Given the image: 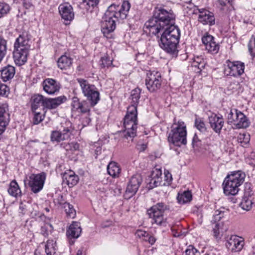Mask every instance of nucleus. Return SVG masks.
Here are the masks:
<instances>
[{
    "label": "nucleus",
    "mask_w": 255,
    "mask_h": 255,
    "mask_svg": "<svg viewBox=\"0 0 255 255\" xmlns=\"http://www.w3.org/2000/svg\"><path fill=\"white\" fill-rule=\"evenodd\" d=\"M175 16L170 10L162 7L155 8L152 17L146 21L143 28L146 32L157 35L160 47L167 53L176 55L180 33L178 27L174 24Z\"/></svg>",
    "instance_id": "1"
},
{
    "label": "nucleus",
    "mask_w": 255,
    "mask_h": 255,
    "mask_svg": "<svg viewBox=\"0 0 255 255\" xmlns=\"http://www.w3.org/2000/svg\"><path fill=\"white\" fill-rule=\"evenodd\" d=\"M140 89L135 88L132 90L130 98L131 105L127 109V113L124 118V126L125 130L118 131L114 134L115 140L119 139V142L123 143L124 146H128V143L132 141L136 135L137 125V105L140 98Z\"/></svg>",
    "instance_id": "2"
},
{
    "label": "nucleus",
    "mask_w": 255,
    "mask_h": 255,
    "mask_svg": "<svg viewBox=\"0 0 255 255\" xmlns=\"http://www.w3.org/2000/svg\"><path fill=\"white\" fill-rule=\"evenodd\" d=\"M246 174L241 170L232 172L227 176L223 183L224 192L226 195H235L239 192V187L245 181Z\"/></svg>",
    "instance_id": "3"
},
{
    "label": "nucleus",
    "mask_w": 255,
    "mask_h": 255,
    "mask_svg": "<svg viewBox=\"0 0 255 255\" xmlns=\"http://www.w3.org/2000/svg\"><path fill=\"white\" fill-rule=\"evenodd\" d=\"M28 42L27 39L20 35L14 43L13 57L15 63L19 66L23 65L27 61L30 47Z\"/></svg>",
    "instance_id": "4"
},
{
    "label": "nucleus",
    "mask_w": 255,
    "mask_h": 255,
    "mask_svg": "<svg viewBox=\"0 0 255 255\" xmlns=\"http://www.w3.org/2000/svg\"><path fill=\"white\" fill-rule=\"evenodd\" d=\"M186 126L183 121H179L173 124L168 136V141L170 144L180 146L181 144H186Z\"/></svg>",
    "instance_id": "5"
},
{
    "label": "nucleus",
    "mask_w": 255,
    "mask_h": 255,
    "mask_svg": "<svg viewBox=\"0 0 255 255\" xmlns=\"http://www.w3.org/2000/svg\"><path fill=\"white\" fill-rule=\"evenodd\" d=\"M169 207L163 202H159L150 207L147 210V214L149 218L151 219L152 224L165 227L167 225V219L164 214L169 211Z\"/></svg>",
    "instance_id": "6"
},
{
    "label": "nucleus",
    "mask_w": 255,
    "mask_h": 255,
    "mask_svg": "<svg viewBox=\"0 0 255 255\" xmlns=\"http://www.w3.org/2000/svg\"><path fill=\"white\" fill-rule=\"evenodd\" d=\"M74 128L72 124L69 121H66L61 124L58 130L51 132L50 138L52 142H59L61 141L68 140L73 134Z\"/></svg>",
    "instance_id": "7"
},
{
    "label": "nucleus",
    "mask_w": 255,
    "mask_h": 255,
    "mask_svg": "<svg viewBox=\"0 0 255 255\" xmlns=\"http://www.w3.org/2000/svg\"><path fill=\"white\" fill-rule=\"evenodd\" d=\"M84 95L88 101H91V105H96L100 100L99 93L94 85H91L87 81H78Z\"/></svg>",
    "instance_id": "8"
},
{
    "label": "nucleus",
    "mask_w": 255,
    "mask_h": 255,
    "mask_svg": "<svg viewBox=\"0 0 255 255\" xmlns=\"http://www.w3.org/2000/svg\"><path fill=\"white\" fill-rule=\"evenodd\" d=\"M46 179V174L43 173L32 174L29 177L28 185L34 193L39 192L42 189Z\"/></svg>",
    "instance_id": "9"
},
{
    "label": "nucleus",
    "mask_w": 255,
    "mask_h": 255,
    "mask_svg": "<svg viewBox=\"0 0 255 255\" xmlns=\"http://www.w3.org/2000/svg\"><path fill=\"white\" fill-rule=\"evenodd\" d=\"M142 180L141 175L138 174H135L131 177L124 195L125 198H130L136 193Z\"/></svg>",
    "instance_id": "10"
},
{
    "label": "nucleus",
    "mask_w": 255,
    "mask_h": 255,
    "mask_svg": "<svg viewBox=\"0 0 255 255\" xmlns=\"http://www.w3.org/2000/svg\"><path fill=\"white\" fill-rule=\"evenodd\" d=\"M112 5L108 7V9L106 11L102 18V32L104 36L107 39L112 38V12L110 10Z\"/></svg>",
    "instance_id": "11"
},
{
    "label": "nucleus",
    "mask_w": 255,
    "mask_h": 255,
    "mask_svg": "<svg viewBox=\"0 0 255 255\" xmlns=\"http://www.w3.org/2000/svg\"><path fill=\"white\" fill-rule=\"evenodd\" d=\"M10 121L8 105L4 103L0 106V135L5 130Z\"/></svg>",
    "instance_id": "12"
},
{
    "label": "nucleus",
    "mask_w": 255,
    "mask_h": 255,
    "mask_svg": "<svg viewBox=\"0 0 255 255\" xmlns=\"http://www.w3.org/2000/svg\"><path fill=\"white\" fill-rule=\"evenodd\" d=\"M202 41L205 46L206 50L209 53L215 54L218 52L220 46L215 41L214 37L213 36L206 34L202 37Z\"/></svg>",
    "instance_id": "13"
},
{
    "label": "nucleus",
    "mask_w": 255,
    "mask_h": 255,
    "mask_svg": "<svg viewBox=\"0 0 255 255\" xmlns=\"http://www.w3.org/2000/svg\"><path fill=\"white\" fill-rule=\"evenodd\" d=\"M244 244V239L236 235L231 236L226 243L227 248L232 252L240 251L243 248Z\"/></svg>",
    "instance_id": "14"
},
{
    "label": "nucleus",
    "mask_w": 255,
    "mask_h": 255,
    "mask_svg": "<svg viewBox=\"0 0 255 255\" xmlns=\"http://www.w3.org/2000/svg\"><path fill=\"white\" fill-rule=\"evenodd\" d=\"M244 69L245 64L244 63L241 61H235L233 62H230L225 71L228 72L227 75L236 77L244 73Z\"/></svg>",
    "instance_id": "15"
},
{
    "label": "nucleus",
    "mask_w": 255,
    "mask_h": 255,
    "mask_svg": "<svg viewBox=\"0 0 255 255\" xmlns=\"http://www.w3.org/2000/svg\"><path fill=\"white\" fill-rule=\"evenodd\" d=\"M59 13L63 19L69 23L74 18V12L71 5L61 4L58 7Z\"/></svg>",
    "instance_id": "16"
},
{
    "label": "nucleus",
    "mask_w": 255,
    "mask_h": 255,
    "mask_svg": "<svg viewBox=\"0 0 255 255\" xmlns=\"http://www.w3.org/2000/svg\"><path fill=\"white\" fill-rule=\"evenodd\" d=\"M209 123L216 132L220 133L224 122L222 116L219 117L215 114H212L209 117Z\"/></svg>",
    "instance_id": "17"
},
{
    "label": "nucleus",
    "mask_w": 255,
    "mask_h": 255,
    "mask_svg": "<svg viewBox=\"0 0 255 255\" xmlns=\"http://www.w3.org/2000/svg\"><path fill=\"white\" fill-rule=\"evenodd\" d=\"M82 232L80 223L73 221L69 226L66 232V235L68 239H77Z\"/></svg>",
    "instance_id": "18"
},
{
    "label": "nucleus",
    "mask_w": 255,
    "mask_h": 255,
    "mask_svg": "<svg viewBox=\"0 0 255 255\" xmlns=\"http://www.w3.org/2000/svg\"><path fill=\"white\" fill-rule=\"evenodd\" d=\"M200 14L198 16V20L203 24L214 25L215 23V17L213 14L208 10L202 9L199 10Z\"/></svg>",
    "instance_id": "19"
},
{
    "label": "nucleus",
    "mask_w": 255,
    "mask_h": 255,
    "mask_svg": "<svg viewBox=\"0 0 255 255\" xmlns=\"http://www.w3.org/2000/svg\"><path fill=\"white\" fill-rule=\"evenodd\" d=\"M65 96H59L55 98H47L45 101V109H53L56 108L66 101Z\"/></svg>",
    "instance_id": "20"
},
{
    "label": "nucleus",
    "mask_w": 255,
    "mask_h": 255,
    "mask_svg": "<svg viewBox=\"0 0 255 255\" xmlns=\"http://www.w3.org/2000/svg\"><path fill=\"white\" fill-rule=\"evenodd\" d=\"M62 178L63 182L69 187H72L76 185L79 180L78 176L72 170H69L68 172H65Z\"/></svg>",
    "instance_id": "21"
},
{
    "label": "nucleus",
    "mask_w": 255,
    "mask_h": 255,
    "mask_svg": "<svg viewBox=\"0 0 255 255\" xmlns=\"http://www.w3.org/2000/svg\"><path fill=\"white\" fill-rule=\"evenodd\" d=\"M19 213L22 215L29 214L32 217L37 215V210L28 202H20L19 207Z\"/></svg>",
    "instance_id": "22"
},
{
    "label": "nucleus",
    "mask_w": 255,
    "mask_h": 255,
    "mask_svg": "<svg viewBox=\"0 0 255 255\" xmlns=\"http://www.w3.org/2000/svg\"><path fill=\"white\" fill-rule=\"evenodd\" d=\"M42 86L44 91L48 94H53L60 89V84L56 81H43Z\"/></svg>",
    "instance_id": "23"
},
{
    "label": "nucleus",
    "mask_w": 255,
    "mask_h": 255,
    "mask_svg": "<svg viewBox=\"0 0 255 255\" xmlns=\"http://www.w3.org/2000/svg\"><path fill=\"white\" fill-rule=\"evenodd\" d=\"M251 192L245 191L242 201L240 203L241 207L244 210L249 211L253 206V197Z\"/></svg>",
    "instance_id": "24"
},
{
    "label": "nucleus",
    "mask_w": 255,
    "mask_h": 255,
    "mask_svg": "<svg viewBox=\"0 0 255 255\" xmlns=\"http://www.w3.org/2000/svg\"><path fill=\"white\" fill-rule=\"evenodd\" d=\"M46 98L41 95H34L31 98L32 111H36L39 107L42 106L45 109V101Z\"/></svg>",
    "instance_id": "25"
},
{
    "label": "nucleus",
    "mask_w": 255,
    "mask_h": 255,
    "mask_svg": "<svg viewBox=\"0 0 255 255\" xmlns=\"http://www.w3.org/2000/svg\"><path fill=\"white\" fill-rule=\"evenodd\" d=\"M15 73V68L13 66L8 65L0 70V78L2 80H10L12 79Z\"/></svg>",
    "instance_id": "26"
},
{
    "label": "nucleus",
    "mask_w": 255,
    "mask_h": 255,
    "mask_svg": "<svg viewBox=\"0 0 255 255\" xmlns=\"http://www.w3.org/2000/svg\"><path fill=\"white\" fill-rule=\"evenodd\" d=\"M72 64V59L66 55H62L57 61L58 67L61 69H67Z\"/></svg>",
    "instance_id": "27"
},
{
    "label": "nucleus",
    "mask_w": 255,
    "mask_h": 255,
    "mask_svg": "<svg viewBox=\"0 0 255 255\" xmlns=\"http://www.w3.org/2000/svg\"><path fill=\"white\" fill-rule=\"evenodd\" d=\"M238 120L235 121V128H246L249 126V122L246 116L241 112H239Z\"/></svg>",
    "instance_id": "28"
},
{
    "label": "nucleus",
    "mask_w": 255,
    "mask_h": 255,
    "mask_svg": "<svg viewBox=\"0 0 255 255\" xmlns=\"http://www.w3.org/2000/svg\"><path fill=\"white\" fill-rule=\"evenodd\" d=\"M7 191L8 194L14 197L17 198L21 196V190L15 180H12L9 184Z\"/></svg>",
    "instance_id": "29"
},
{
    "label": "nucleus",
    "mask_w": 255,
    "mask_h": 255,
    "mask_svg": "<svg viewBox=\"0 0 255 255\" xmlns=\"http://www.w3.org/2000/svg\"><path fill=\"white\" fill-rule=\"evenodd\" d=\"M99 2V0H82L79 1L78 6L79 8L88 10L91 7L97 6Z\"/></svg>",
    "instance_id": "30"
},
{
    "label": "nucleus",
    "mask_w": 255,
    "mask_h": 255,
    "mask_svg": "<svg viewBox=\"0 0 255 255\" xmlns=\"http://www.w3.org/2000/svg\"><path fill=\"white\" fill-rule=\"evenodd\" d=\"M178 202L184 204L190 202L192 199V194L189 191H184L183 193H178L177 197Z\"/></svg>",
    "instance_id": "31"
},
{
    "label": "nucleus",
    "mask_w": 255,
    "mask_h": 255,
    "mask_svg": "<svg viewBox=\"0 0 255 255\" xmlns=\"http://www.w3.org/2000/svg\"><path fill=\"white\" fill-rule=\"evenodd\" d=\"M56 251V241L48 240L45 245V252L47 255H54Z\"/></svg>",
    "instance_id": "32"
},
{
    "label": "nucleus",
    "mask_w": 255,
    "mask_h": 255,
    "mask_svg": "<svg viewBox=\"0 0 255 255\" xmlns=\"http://www.w3.org/2000/svg\"><path fill=\"white\" fill-rule=\"evenodd\" d=\"M62 208L65 209V212L68 217L72 219L75 217L76 215V211L72 205L65 202L63 204Z\"/></svg>",
    "instance_id": "33"
},
{
    "label": "nucleus",
    "mask_w": 255,
    "mask_h": 255,
    "mask_svg": "<svg viewBox=\"0 0 255 255\" xmlns=\"http://www.w3.org/2000/svg\"><path fill=\"white\" fill-rule=\"evenodd\" d=\"M239 112H240V111L237 109H232L228 116V123L233 125L234 127L235 126V121L238 120V117L239 116Z\"/></svg>",
    "instance_id": "34"
},
{
    "label": "nucleus",
    "mask_w": 255,
    "mask_h": 255,
    "mask_svg": "<svg viewBox=\"0 0 255 255\" xmlns=\"http://www.w3.org/2000/svg\"><path fill=\"white\" fill-rule=\"evenodd\" d=\"M122 169L120 165L113 161V183L115 182V179H118L121 176Z\"/></svg>",
    "instance_id": "35"
},
{
    "label": "nucleus",
    "mask_w": 255,
    "mask_h": 255,
    "mask_svg": "<svg viewBox=\"0 0 255 255\" xmlns=\"http://www.w3.org/2000/svg\"><path fill=\"white\" fill-rule=\"evenodd\" d=\"M145 85L149 91L153 92L160 88L161 81H145Z\"/></svg>",
    "instance_id": "36"
},
{
    "label": "nucleus",
    "mask_w": 255,
    "mask_h": 255,
    "mask_svg": "<svg viewBox=\"0 0 255 255\" xmlns=\"http://www.w3.org/2000/svg\"><path fill=\"white\" fill-rule=\"evenodd\" d=\"M7 50L6 41L0 36V63L5 56Z\"/></svg>",
    "instance_id": "37"
},
{
    "label": "nucleus",
    "mask_w": 255,
    "mask_h": 255,
    "mask_svg": "<svg viewBox=\"0 0 255 255\" xmlns=\"http://www.w3.org/2000/svg\"><path fill=\"white\" fill-rule=\"evenodd\" d=\"M195 127L201 132L207 131V127L205 122L201 118H196L194 122Z\"/></svg>",
    "instance_id": "38"
},
{
    "label": "nucleus",
    "mask_w": 255,
    "mask_h": 255,
    "mask_svg": "<svg viewBox=\"0 0 255 255\" xmlns=\"http://www.w3.org/2000/svg\"><path fill=\"white\" fill-rule=\"evenodd\" d=\"M61 146L66 151L71 152L77 150L79 147V144L76 142L64 143L61 144Z\"/></svg>",
    "instance_id": "39"
},
{
    "label": "nucleus",
    "mask_w": 255,
    "mask_h": 255,
    "mask_svg": "<svg viewBox=\"0 0 255 255\" xmlns=\"http://www.w3.org/2000/svg\"><path fill=\"white\" fill-rule=\"evenodd\" d=\"M250 140V135L249 133H240L238 136V141L242 144V146L247 144Z\"/></svg>",
    "instance_id": "40"
},
{
    "label": "nucleus",
    "mask_w": 255,
    "mask_h": 255,
    "mask_svg": "<svg viewBox=\"0 0 255 255\" xmlns=\"http://www.w3.org/2000/svg\"><path fill=\"white\" fill-rule=\"evenodd\" d=\"M227 213V211L225 212L224 211V208L216 210L213 216L214 222L215 223L219 222L224 217L225 214Z\"/></svg>",
    "instance_id": "41"
},
{
    "label": "nucleus",
    "mask_w": 255,
    "mask_h": 255,
    "mask_svg": "<svg viewBox=\"0 0 255 255\" xmlns=\"http://www.w3.org/2000/svg\"><path fill=\"white\" fill-rule=\"evenodd\" d=\"M33 113V123L34 125H38L42 122L44 118L43 114L36 111H32Z\"/></svg>",
    "instance_id": "42"
},
{
    "label": "nucleus",
    "mask_w": 255,
    "mask_h": 255,
    "mask_svg": "<svg viewBox=\"0 0 255 255\" xmlns=\"http://www.w3.org/2000/svg\"><path fill=\"white\" fill-rule=\"evenodd\" d=\"M80 111L82 113H87L90 111L91 107L94 106L91 105V101H82L81 103Z\"/></svg>",
    "instance_id": "43"
},
{
    "label": "nucleus",
    "mask_w": 255,
    "mask_h": 255,
    "mask_svg": "<svg viewBox=\"0 0 255 255\" xmlns=\"http://www.w3.org/2000/svg\"><path fill=\"white\" fill-rule=\"evenodd\" d=\"M10 10V6L5 2H0V18L6 15Z\"/></svg>",
    "instance_id": "44"
},
{
    "label": "nucleus",
    "mask_w": 255,
    "mask_h": 255,
    "mask_svg": "<svg viewBox=\"0 0 255 255\" xmlns=\"http://www.w3.org/2000/svg\"><path fill=\"white\" fill-rule=\"evenodd\" d=\"M52 229L53 227L51 224L45 223L43 226H41L40 232L44 236L47 237Z\"/></svg>",
    "instance_id": "45"
},
{
    "label": "nucleus",
    "mask_w": 255,
    "mask_h": 255,
    "mask_svg": "<svg viewBox=\"0 0 255 255\" xmlns=\"http://www.w3.org/2000/svg\"><path fill=\"white\" fill-rule=\"evenodd\" d=\"M221 224L217 223L215 224L213 228V232L214 237L217 239H220L222 235L221 234Z\"/></svg>",
    "instance_id": "46"
},
{
    "label": "nucleus",
    "mask_w": 255,
    "mask_h": 255,
    "mask_svg": "<svg viewBox=\"0 0 255 255\" xmlns=\"http://www.w3.org/2000/svg\"><path fill=\"white\" fill-rule=\"evenodd\" d=\"M161 179L160 178H156L151 177V179L148 183L149 188L152 189L154 187H157L161 184Z\"/></svg>",
    "instance_id": "47"
},
{
    "label": "nucleus",
    "mask_w": 255,
    "mask_h": 255,
    "mask_svg": "<svg viewBox=\"0 0 255 255\" xmlns=\"http://www.w3.org/2000/svg\"><path fill=\"white\" fill-rule=\"evenodd\" d=\"M81 102L79 101V99L77 97H73L72 99V102L71 106L72 108L75 110H80Z\"/></svg>",
    "instance_id": "48"
},
{
    "label": "nucleus",
    "mask_w": 255,
    "mask_h": 255,
    "mask_svg": "<svg viewBox=\"0 0 255 255\" xmlns=\"http://www.w3.org/2000/svg\"><path fill=\"white\" fill-rule=\"evenodd\" d=\"M16 3L22 2L23 6L26 9H30L33 7V5L30 0H14Z\"/></svg>",
    "instance_id": "49"
},
{
    "label": "nucleus",
    "mask_w": 255,
    "mask_h": 255,
    "mask_svg": "<svg viewBox=\"0 0 255 255\" xmlns=\"http://www.w3.org/2000/svg\"><path fill=\"white\" fill-rule=\"evenodd\" d=\"M130 5V3L128 1H123L122 5L121 6L120 9L124 13V14H126L127 16L128 10H129Z\"/></svg>",
    "instance_id": "50"
},
{
    "label": "nucleus",
    "mask_w": 255,
    "mask_h": 255,
    "mask_svg": "<svg viewBox=\"0 0 255 255\" xmlns=\"http://www.w3.org/2000/svg\"><path fill=\"white\" fill-rule=\"evenodd\" d=\"M100 65L103 68L109 67L112 65V61H110L107 57H102Z\"/></svg>",
    "instance_id": "51"
},
{
    "label": "nucleus",
    "mask_w": 255,
    "mask_h": 255,
    "mask_svg": "<svg viewBox=\"0 0 255 255\" xmlns=\"http://www.w3.org/2000/svg\"><path fill=\"white\" fill-rule=\"evenodd\" d=\"M9 88L4 84L0 82V95H5L8 93Z\"/></svg>",
    "instance_id": "52"
},
{
    "label": "nucleus",
    "mask_w": 255,
    "mask_h": 255,
    "mask_svg": "<svg viewBox=\"0 0 255 255\" xmlns=\"http://www.w3.org/2000/svg\"><path fill=\"white\" fill-rule=\"evenodd\" d=\"M162 171L160 169L154 168L152 172L151 176L152 177L156 178H160L161 179Z\"/></svg>",
    "instance_id": "53"
},
{
    "label": "nucleus",
    "mask_w": 255,
    "mask_h": 255,
    "mask_svg": "<svg viewBox=\"0 0 255 255\" xmlns=\"http://www.w3.org/2000/svg\"><path fill=\"white\" fill-rule=\"evenodd\" d=\"M113 16L117 18H120L122 19H124L127 17L126 14H124L123 12H122L120 9L118 11H115L114 13L113 14Z\"/></svg>",
    "instance_id": "54"
},
{
    "label": "nucleus",
    "mask_w": 255,
    "mask_h": 255,
    "mask_svg": "<svg viewBox=\"0 0 255 255\" xmlns=\"http://www.w3.org/2000/svg\"><path fill=\"white\" fill-rule=\"evenodd\" d=\"M147 232L141 230H137L135 232V236L142 240L145 236H147Z\"/></svg>",
    "instance_id": "55"
},
{
    "label": "nucleus",
    "mask_w": 255,
    "mask_h": 255,
    "mask_svg": "<svg viewBox=\"0 0 255 255\" xmlns=\"http://www.w3.org/2000/svg\"><path fill=\"white\" fill-rule=\"evenodd\" d=\"M122 182H120V184L117 185L116 188L114 189V192L115 196H119L121 195L122 191V186L121 184Z\"/></svg>",
    "instance_id": "56"
},
{
    "label": "nucleus",
    "mask_w": 255,
    "mask_h": 255,
    "mask_svg": "<svg viewBox=\"0 0 255 255\" xmlns=\"http://www.w3.org/2000/svg\"><path fill=\"white\" fill-rule=\"evenodd\" d=\"M90 122H91V119H90L89 117H88L87 116L83 117L81 119V124H82V127L81 128H82L83 127H86L87 125H88L89 124V123H90Z\"/></svg>",
    "instance_id": "57"
},
{
    "label": "nucleus",
    "mask_w": 255,
    "mask_h": 255,
    "mask_svg": "<svg viewBox=\"0 0 255 255\" xmlns=\"http://www.w3.org/2000/svg\"><path fill=\"white\" fill-rule=\"evenodd\" d=\"M197 60H195L193 63V66L195 67H197L199 69H201L202 68L204 67V63H202L201 61H199L200 60L199 58L197 57Z\"/></svg>",
    "instance_id": "58"
},
{
    "label": "nucleus",
    "mask_w": 255,
    "mask_h": 255,
    "mask_svg": "<svg viewBox=\"0 0 255 255\" xmlns=\"http://www.w3.org/2000/svg\"><path fill=\"white\" fill-rule=\"evenodd\" d=\"M54 202L55 205L60 206L62 208L63 204L65 203L62 196H58L57 198L54 200Z\"/></svg>",
    "instance_id": "59"
},
{
    "label": "nucleus",
    "mask_w": 255,
    "mask_h": 255,
    "mask_svg": "<svg viewBox=\"0 0 255 255\" xmlns=\"http://www.w3.org/2000/svg\"><path fill=\"white\" fill-rule=\"evenodd\" d=\"M164 178L167 183H169L172 180V175L168 171H164Z\"/></svg>",
    "instance_id": "60"
},
{
    "label": "nucleus",
    "mask_w": 255,
    "mask_h": 255,
    "mask_svg": "<svg viewBox=\"0 0 255 255\" xmlns=\"http://www.w3.org/2000/svg\"><path fill=\"white\" fill-rule=\"evenodd\" d=\"M112 225V222L110 220H107L106 221L103 222L102 224V227L103 228H105L107 227H110Z\"/></svg>",
    "instance_id": "61"
},
{
    "label": "nucleus",
    "mask_w": 255,
    "mask_h": 255,
    "mask_svg": "<svg viewBox=\"0 0 255 255\" xmlns=\"http://www.w3.org/2000/svg\"><path fill=\"white\" fill-rule=\"evenodd\" d=\"M156 241V239L153 236H152L151 235H149L148 238V241L149 244L152 245H153Z\"/></svg>",
    "instance_id": "62"
},
{
    "label": "nucleus",
    "mask_w": 255,
    "mask_h": 255,
    "mask_svg": "<svg viewBox=\"0 0 255 255\" xmlns=\"http://www.w3.org/2000/svg\"><path fill=\"white\" fill-rule=\"evenodd\" d=\"M146 148V145L145 144H138L137 146V149L140 151H143Z\"/></svg>",
    "instance_id": "63"
},
{
    "label": "nucleus",
    "mask_w": 255,
    "mask_h": 255,
    "mask_svg": "<svg viewBox=\"0 0 255 255\" xmlns=\"http://www.w3.org/2000/svg\"><path fill=\"white\" fill-rule=\"evenodd\" d=\"M218 3L221 6H225L226 5L227 3L230 2L229 0H218Z\"/></svg>",
    "instance_id": "64"
}]
</instances>
